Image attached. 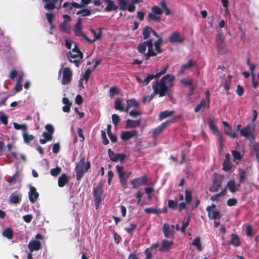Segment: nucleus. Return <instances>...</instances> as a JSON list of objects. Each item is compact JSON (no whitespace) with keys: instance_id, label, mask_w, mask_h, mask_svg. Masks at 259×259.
Listing matches in <instances>:
<instances>
[{"instance_id":"nucleus-1","label":"nucleus","mask_w":259,"mask_h":259,"mask_svg":"<svg viewBox=\"0 0 259 259\" xmlns=\"http://www.w3.org/2000/svg\"><path fill=\"white\" fill-rule=\"evenodd\" d=\"M143 34V37L145 39L152 35L157 37V39L154 42L151 39H150L140 44L138 47L139 52L144 54L146 59L148 60L150 57L155 56L161 52L160 47L162 42V39L159 37L154 30L148 26L144 28Z\"/></svg>"},{"instance_id":"nucleus-2","label":"nucleus","mask_w":259,"mask_h":259,"mask_svg":"<svg viewBox=\"0 0 259 259\" xmlns=\"http://www.w3.org/2000/svg\"><path fill=\"white\" fill-rule=\"evenodd\" d=\"M175 78L174 75L167 74L154 83L152 85L153 92L150 96L149 100L152 99L156 95H158L160 97L165 96L173 86Z\"/></svg>"},{"instance_id":"nucleus-3","label":"nucleus","mask_w":259,"mask_h":259,"mask_svg":"<svg viewBox=\"0 0 259 259\" xmlns=\"http://www.w3.org/2000/svg\"><path fill=\"white\" fill-rule=\"evenodd\" d=\"M90 167V163L85 161V158L82 157L77 164L76 166V177L78 180L82 177L84 173Z\"/></svg>"},{"instance_id":"nucleus-4","label":"nucleus","mask_w":259,"mask_h":259,"mask_svg":"<svg viewBox=\"0 0 259 259\" xmlns=\"http://www.w3.org/2000/svg\"><path fill=\"white\" fill-rule=\"evenodd\" d=\"M139 0H118V6L120 9L130 12H133L135 10V4L139 3Z\"/></svg>"},{"instance_id":"nucleus-5","label":"nucleus","mask_w":259,"mask_h":259,"mask_svg":"<svg viewBox=\"0 0 259 259\" xmlns=\"http://www.w3.org/2000/svg\"><path fill=\"white\" fill-rule=\"evenodd\" d=\"M59 76L62 75V84H68L71 80L73 73L69 67H63V66L59 71Z\"/></svg>"},{"instance_id":"nucleus-6","label":"nucleus","mask_w":259,"mask_h":259,"mask_svg":"<svg viewBox=\"0 0 259 259\" xmlns=\"http://www.w3.org/2000/svg\"><path fill=\"white\" fill-rule=\"evenodd\" d=\"M68 59L71 62H73L78 67L79 60L82 59V54L79 51L77 47L73 48L71 51L67 54Z\"/></svg>"},{"instance_id":"nucleus-7","label":"nucleus","mask_w":259,"mask_h":259,"mask_svg":"<svg viewBox=\"0 0 259 259\" xmlns=\"http://www.w3.org/2000/svg\"><path fill=\"white\" fill-rule=\"evenodd\" d=\"M45 129L47 132H44L42 134L44 139L40 140V142L42 144H45L47 141L52 140L53 134L55 131L53 125L51 124H47L45 126Z\"/></svg>"},{"instance_id":"nucleus-8","label":"nucleus","mask_w":259,"mask_h":259,"mask_svg":"<svg viewBox=\"0 0 259 259\" xmlns=\"http://www.w3.org/2000/svg\"><path fill=\"white\" fill-rule=\"evenodd\" d=\"M241 136L245 137L251 142L254 139V127H251L250 124H247L240 130Z\"/></svg>"},{"instance_id":"nucleus-9","label":"nucleus","mask_w":259,"mask_h":259,"mask_svg":"<svg viewBox=\"0 0 259 259\" xmlns=\"http://www.w3.org/2000/svg\"><path fill=\"white\" fill-rule=\"evenodd\" d=\"M162 14L161 6L160 7L154 6L151 8V12L148 14V18L152 20L159 22L160 17Z\"/></svg>"},{"instance_id":"nucleus-10","label":"nucleus","mask_w":259,"mask_h":259,"mask_svg":"<svg viewBox=\"0 0 259 259\" xmlns=\"http://www.w3.org/2000/svg\"><path fill=\"white\" fill-rule=\"evenodd\" d=\"M103 184L100 182L94 190V196L96 199L97 203L96 208H97L99 203L102 201V194L103 193Z\"/></svg>"},{"instance_id":"nucleus-11","label":"nucleus","mask_w":259,"mask_h":259,"mask_svg":"<svg viewBox=\"0 0 259 259\" xmlns=\"http://www.w3.org/2000/svg\"><path fill=\"white\" fill-rule=\"evenodd\" d=\"M206 210L208 212V217L210 219H216L220 218L221 217L220 212L217 210L216 206L214 204L208 206Z\"/></svg>"},{"instance_id":"nucleus-12","label":"nucleus","mask_w":259,"mask_h":259,"mask_svg":"<svg viewBox=\"0 0 259 259\" xmlns=\"http://www.w3.org/2000/svg\"><path fill=\"white\" fill-rule=\"evenodd\" d=\"M168 39L172 44L182 43L184 41V38L179 32L175 31L169 35Z\"/></svg>"},{"instance_id":"nucleus-13","label":"nucleus","mask_w":259,"mask_h":259,"mask_svg":"<svg viewBox=\"0 0 259 259\" xmlns=\"http://www.w3.org/2000/svg\"><path fill=\"white\" fill-rule=\"evenodd\" d=\"M91 32L94 35V39H90L87 36L83 35V37L89 42L92 43L95 42V41L99 39L102 34V29L101 28H98L97 30L91 29Z\"/></svg>"},{"instance_id":"nucleus-14","label":"nucleus","mask_w":259,"mask_h":259,"mask_svg":"<svg viewBox=\"0 0 259 259\" xmlns=\"http://www.w3.org/2000/svg\"><path fill=\"white\" fill-rule=\"evenodd\" d=\"M137 135L138 132L136 130L122 131L121 133V138L123 141H128L131 138L137 136Z\"/></svg>"},{"instance_id":"nucleus-15","label":"nucleus","mask_w":259,"mask_h":259,"mask_svg":"<svg viewBox=\"0 0 259 259\" xmlns=\"http://www.w3.org/2000/svg\"><path fill=\"white\" fill-rule=\"evenodd\" d=\"M147 183V178L146 177H142L133 180L131 181V184L134 188H138Z\"/></svg>"},{"instance_id":"nucleus-16","label":"nucleus","mask_w":259,"mask_h":259,"mask_svg":"<svg viewBox=\"0 0 259 259\" xmlns=\"http://www.w3.org/2000/svg\"><path fill=\"white\" fill-rule=\"evenodd\" d=\"M239 186L240 185L239 184H237L234 180L232 179L227 183L225 189H228L232 193H234L238 191Z\"/></svg>"},{"instance_id":"nucleus-17","label":"nucleus","mask_w":259,"mask_h":259,"mask_svg":"<svg viewBox=\"0 0 259 259\" xmlns=\"http://www.w3.org/2000/svg\"><path fill=\"white\" fill-rule=\"evenodd\" d=\"M30 190L28 193L29 199L31 202L34 203L38 197V193L36 192L35 188L29 186Z\"/></svg>"},{"instance_id":"nucleus-18","label":"nucleus","mask_w":259,"mask_h":259,"mask_svg":"<svg viewBox=\"0 0 259 259\" xmlns=\"http://www.w3.org/2000/svg\"><path fill=\"white\" fill-rule=\"evenodd\" d=\"M217 46L220 51H222L225 47V36L219 33L217 36Z\"/></svg>"},{"instance_id":"nucleus-19","label":"nucleus","mask_w":259,"mask_h":259,"mask_svg":"<svg viewBox=\"0 0 259 259\" xmlns=\"http://www.w3.org/2000/svg\"><path fill=\"white\" fill-rule=\"evenodd\" d=\"M108 152L110 159L113 161H117L118 160L122 161L124 158V155L114 153L110 149L108 150Z\"/></svg>"},{"instance_id":"nucleus-20","label":"nucleus","mask_w":259,"mask_h":259,"mask_svg":"<svg viewBox=\"0 0 259 259\" xmlns=\"http://www.w3.org/2000/svg\"><path fill=\"white\" fill-rule=\"evenodd\" d=\"M210 128L215 135H218L220 136V146L222 147L223 146V139L222 137V134L219 131L218 127L215 126L214 122L212 121H210L209 122Z\"/></svg>"},{"instance_id":"nucleus-21","label":"nucleus","mask_w":259,"mask_h":259,"mask_svg":"<svg viewBox=\"0 0 259 259\" xmlns=\"http://www.w3.org/2000/svg\"><path fill=\"white\" fill-rule=\"evenodd\" d=\"M232 168V164L231 162V156L229 153L226 154L225 159L223 163V170L228 171Z\"/></svg>"},{"instance_id":"nucleus-22","label":"nucleus","mask_w":259,"mask_h":259,"mask_svg":"<svg viewBox=\"0 0 259 259\" xmlns=\"http://www.w3.org/2000/svg\"><path fill=\"white\" fill-rule=\"evenodd\" d=\"M40 242L36 240H32L30 241L28 245V247L31 252L34 250H38L40 248Z\"/></svg>"},{"instance_id":"nucleus-23","label":"nucleus","mask_w":259,"mask_h":259,"mask_svg":"<svg viewBox=\"0 0 259 259\" xmlns=\"http://www.w3.org/2000/svg\"><path fill=\"white\" fill-rule=\"evenodd\" d=\"M103 2L106 4L105 9L106 11L110 12L117 9V6L112 0H103Z\"/></svg>"},{"instance_id":"nucleus-24","label":"nucleus","mask_w":259,"mask_h":259,"mask_svg":"<svg viewBox=\"0 0 259 259\" xmlns=\"http://www.w3.org/2000/svg\"><path fill=\"white\" fill-rule=\"evenodd\" d=\"M160 6L162 10V13L164 12L166 16H170L172 14V11L171 9L167 8L166 3L165 0L161 1Z\"/></svg>"},{"instance_id":"nucleus-25","label":"nucleus","mask_w":259,"mask_h":259,"mask_svg":"<svg viewBox=\"0 0 259 259\" xmlns=\"http://www.w3.org/2000/svg\"><path fill=\"white\" fill-rule=\"evenodd\" d=\"M114 107L117 110L127 112L126 107H124V105L120 99H117L115 100Z\"/></svg>"},{"instance_id":"nucleus-26","label":"nucleus","mask_w":259,"mask_h":259,"mask_svg":"<svg viewBox=\"0 0 259 259\" xmlns=\"http://www.w3.org/2000/svg\"><path fill=\"white\" fill-rule=\"evenodd\" d=\"M140 121L138 120H131L127 119L126 121V128H133L136 127L140 125Z\"/></svg>"},{"instance_id":"nucleus-27","label":"nucleus","mask_w":259,"mask_h":259,"mask_svg":"<svg viewBox=\"0 0 259 259\" xmlns=\"http://www.w3.org/2000/svg\"><path fill=\"white\" fill-rule=\"evenodd\" d=\"M139 106V103L134 99L127 100L126 101V110H128L131 108H136Z\"/></svg>"},{"instance_id":"nucleus-28","label":"nucleus","mask_w":259,"mask_h":259,"mask_svg":"<svg viewBox=\"0 0 259 259\" xmlns=\"http://www.w3.org/2000/svg\"><path fill=\"white\" fill-rule=\"evenodd\" d=\"M172 244V241L163 240L160 245V250L164 251H167Z\"/></svg>"},{"instance_id":"nucleus-29","label":"nucleus","mask_w":259,"mask_h":259,"mask_svg":"<svg viewBox=\"0 0 259 259\" xmlns=\"http://www.w3.org/2000/svg\"><path fill=\"white\" fill-rule=\"evenodd\" d=\"M174 122V120L166 121L162 123L159 126L156 128L154 132L155 134H159L161 132L163 128L166 127L167 125H169L170 123Z\"/></svg>"},{"instance_id":"nucleus-30","label":"nucleus","mask_w":259,"mask_h":259,"mask_svg":"<svg viewBox=\"0 0 259 259\" xmlns=\"http://www.w3.org/2000/svg\"><path fill=\"white\" fill-rule=\"evenodd\" d=\"M163 230L164 235L166 237H171L174 233L173 230H170L169 225L166 224H164L163 226Z\"/></svg>"},{"instance_id":"nucleus-31","label":"nucleus","mask_w":259,"mask_h":259,"mask_svg":"<svg viewBox=\"0 0 259 259\" xmlns=\"http://www.w3.org/2000/svg\"><path fill=\"white\" fill-rule=\"evenodd\" d=\"M46 4L45 5V8L47 10L53 9L55 7V4L57 0H43Z\"/></svg>"},{"instance_id":"nucleus-32","label":"nucleus","mask_w":259,"mask_h":259,"mask_svg":"<svg viewBox=\"0 0 259 259\" xmlns=\"http://www.w3.org/2000/svg\"><path fill=\"white\" fill-rule=\"evenodd\" d=\"M232 153L233 157V161L236 163H238L241 160L242 156L240 152L235 150H233L232 151Z\"/></svg>"},{"instance_id":"nucleus-33","label":"nucleus","mask_w":259,"mask_h":259,"mask_svg":"<svg viewBox=\"0 0 259 259\" xmlns=\"http://www.w3.org/2000/svg\"><path fill=\"white\" fill-rule=\"evenodd\" d=\"M224 132L226 135L230 136L231 137H232L233 138H235L237 137V133L232 131L230 125H229L226 127H225Z\"/></svg>"},{"instance_id":"nucleus-34","label":"nucleus","mask_w":259,"mask_h":259,"mask_svg":"<svg viewBox=\"0 0 259 259\" xmlns=\"http://www.w3.org/2000/svg\"><path fill=\"white\" fill-rule=\"evenodd\" d=\"M21 198L20 194L13 193L10 196V200L11 202L13 203H17Z\"/></svg>"},{"instance_id":"nucleus-35","label":"nucleus","mask_w":259,"mask_h":259,"mask_svg":"<svg viewBox=\"0 0 259 259\" xmlns=\"http://www.w3.org/2000/svg\"><path fill=\"white\" fill-rule=\"evenodd\" d=\"M230 243L234 246H238L240 245L238 236L235 234H231Z\"/></svg>"},{"instance_id":"nucleus-36","label":"nucleus","mask_w":259,"mask_h":259,"mask_svg":"<svg viewBox=\"0 0 259 259\" xmlns=\"http://www.w3.org/2000/svg\"><path fill=\"white\" fill-rule=\"evenodd\" d=\"M14 127L17 130H22L23 133L27 130V126L25 124H18L16 122L13 123Z\"/></svg>"},{"instance_id":"nucleus-37","label":"nucleus","mask_w":259,"mask_h":259,"mask_svg":"<svg viewBox=\"0 0 259 259\" xmlns=\"http://www.w3.org/2000/svg\"><path fill=\"white\" fill-rule=\"evenodd\" d=\"M68 182L67 176L63 174L58 179V185L60 187H63Z\"/></svg>"},{"instance_id":"nucleus-38","label":"nucleus","mask_w":259,"mask_h":259,"mask_svg":"<svg viewBox=\"0 0 259 259\" xmlns=\"http://www.w3.org/2000/svg\"><path fill=\"white\" fill-rule=\"evenodd\" d=\"M192 244L195 246L198 251H201L202 249L201 239L199 237H196L194 241L192 242Z\"/></svg>"},{"instance_id":"nucleus-39","label":"nucleus","mask_w":259,"mask_h":259,"mask_svg":"<svg viewBox=\"0 0 259 259\" xmlns=\"http://www.w3.org/2000/svg\"><path fill=\"white\" fill-rule=\"evenodd\" d=\"M174 113L173 111H164L161 112L159 114V118L160 120L171 116Z\"/></svg>"},{"instance_id":"nucleus-40","label":"nucleus","mask_w":259,"mask_h":259,"mask_svg":"<svg viewBox=\"0 0 259 259\" xmlns=\"http://www.w3.org/2000/svg\"><path fill=\"white\" fill-rule=\"evenodd\" d=\"M23 137L24 142L26 143H28L29 142L32 141L34 139L33 136L32 135H29L27 131L23 133Z\"/></svg>"},{"instance_id":"nucleus-41","label":"nucleus","mask_w":259,"mask_h":259,"mask_svg":"<svg viewBox=\"0 0 259 259\" xmlns=\"http://www.w3.org/2000/svg\"><path fill=\"white\" fill-rule=\"evenodd\" d=\"M93 70H91L89 68H88L86 71L84 73V74L83 75V78L82 79H81L80 80H79V85L82 86V81H83V79H85V82H87L88 80V78L89 77V76L90 75V74L91 73V72H92Z\"/></svg>"},{"instance_id":"nucleus-42","label":"nucleus","mask_w":259,"mask_h":259,"mask_svg":"<svg viewBox=\"0 0 259 259\" xmlns=\"http://www.w3.org/2000/svg\"><path fill=\"white\" fill-rule=\"evenodd\" d=\"M65 41L66 47L71 51L73 48L77 47L76 44L70 39H66Z\"/></svg>"},{"instance_id":"nucleus-43","label":"nucleus","mask_w":259,"mask_h":259,"mask_svg":"<svg viewBox=\"0 0 259 259\" xmlns=\"http://www.w3.org/2000/svg\"><path fill=\"white\" fill-rule=\"evenodd\" d=\"M206 101L204 100H202L201 103L195 108V111L198 112L200 110L204 109L206 106Z\"/></svg>"},{"instance_id":"nucleus-44","label":"nucleus","mask_w":259,"mask_h":259,"mask_svg":"<svg viewBox=\"0 0 259 259\" xmlns=\"http://www.w3.org/2000/svg\"><path fill=\"white\" fill-rule=\"evenodd\" d=\"M3 234L5 237H6L9 239H11L13 236L12 231L10 228H7L4 231Z\"/></svg>"},{"instance_id":"nucleus-45","label":"nucleus","mask_w":259,"mask_h":259,"mask_svg":"<svg viewBox=\"0 0 259 259\" xmlns=\"http://www.w3.org/2000/svg\"><path fill=\"white\" fill-rule=\"evenodd\" d=\"M47 19L48 21L49 22V24H50V26L51 28H54V26L53 24V20L54 19V15L52 13H48L46 14Z\"/></svg>"},{"instance_id":"nucleus-46","label":"nucleus","mask_w":259,"mask_h":259,"mask_svg":"<svg viewBox=\"0 0 259 259\" xmlns=\"http://www.w3.org/2000/svg\"><path fill=\"white\" fill-rule=\"evenodd\" d=\"M116 168L117 169V171L118 172L119 178L124 177L125 174L123 170V168L122 166L117 165L116 166Z\"/></svg>"},{"instance_id":"nucleus-47","label":"nucleus","mask_w":259,"mask_h":259,"mask_svg":"<svg viewBox=\"0 0 259 259\" xmlns=\"http://www.w3.org/2000/svg\"><path fill=\"white\" fill-rule=\"evenodd\" d=\"M81 22L80 20H78L77 23L76 24L75 28L74 29V31L75 34L77 35H79L81 34Z\"/></svg>"},{"instance_id":"nucleus-48","label":"nucleus","mask_w":259,"mask_h":259,"mask_svg":"<svg viewBox=\"0 0 259 259\" xmlns=\"http://www.w3.org/2000/svg\"><path fill=\"white\" fill-rule=\"evenodd\" d=\"M190 221V218H187L185 219V220L183 222L182 226L181 229V231L182 233H184L185 231V229L189 225Z\"/></svg>"},{"instance_id":"nucleus-49","label":"nucleus","mask_w":259,"mask_h":259,"mask_svg":"<svg viewBox=\"0 0 259 259\" xmlns=\"http://www.w3.org/2000/svg\"><path fill=\"white\" fill-rule=\"evenodd\" d=\"M144 211L147 213H156L158 214L159 210H157L156 208H146L144 209Z\"/></svg>"},{"instance_id":"nucleus-50","label":"nucleus","mask_w":259,"mask_h":259,"mask_svg":"<svg viewBox=\"0 0 259 259\" xmlns=\"http://www.w3.org/2000/svg\"><path fill=\"white\" fill-rule=\"evenodd\" d=\"M237 203V200L234 198H230L227 201V204L229 206H235Z\"/></svg>"},{"instance_id":"nucleus-51","label":"nucleus","mask_w":259,"mask_h":259,"mask_svg":"<svg viewBox=\"0 0 259 259\" xmlns=\"http://www.w3.org/2000/svg\"><path fill=\"white\" fill-rule=\"evenodd\" d=\"M246 234L248 236L252 237L253 235V229L250 225H247L246 227Z\"/></svg>"},{"instance_id":"nucleus-52","label":"nucleus","mask_w":259,"mask_h":259,"mask_svg":"<svg viewBox=\"0 0 259 259\" xmlns=\"http://www.w3.org/2000/svg\"><path fill=\"white\" fill-rule=\"evenodd\" d=\"M112 120L114 125H117L118 123L120 121V119L118 115L114 114L112 115Z\"/></svg>"},{"instance_id":"nucleus-53","label":"nucleus","mask_w":259,"mask_h":259,"mask_svg":"<svg viewBox=\"0 0 259 259\" xmlns=\"http://www.w3.org/2000/svg\"><path fill=\"white\" fill-rule=\"evenodd\" d=\"M77 14H81L82 16H85L90 15L91 14V12L89 10L83 9L77 12Z\"/></svg>"},{"instance_id":"nucleus-54","label":"nucleus","mask_w":259,"mask_h":259,"mask_svg":"<svg viewBox=\"0 0 259 259\" xmlns=\"http://www.w3.org/2000/svg\"><path fill=\"white\" fill-rule=\"evenodd\" d=\"M181 82L186 85L192 87V80L190 78H184L181 80Z\"/></svg>"},{"instance_id":"nucleus-55","label":"nucleus","mask_w":259,"mask_h":259,"mask_svg":"<svg viewBox=\"0 0 259 259\" xmlns=\"http://www.w3.org/2000/svg\"><path fill=\"white\" fill-rule=\"evenodd\" d=\"M239 175L240 178V182H244L245 180L246 172L244 170H240Z\"/></svg>"},{"instance_id":"nucleus-56","label":"nucleus","mask_w":259,"mask_h":259,"mask_svg":"<svg viewBox=\"0 0 259 259\" xmlns=\"http://www.w3.org/2000/svg\"><path fill=\"white\" fill-rule=\"evenodd\" d=\"M60 27L63 31L66 32H69L71 30L70 28L65 23H62Z\"/></svg>"},{"instance_id":"nucleus-57","label":"nucleus","mask_w":259,"mask_h":259,"mask_svg":"<svg viewBox=\"0 0 259 259\" xmlns=\"http://www.w3.org/2000/svg\"><path fill=\"white\" fill-rule=\"evenodd\" d=\"M61 171L60 168L57 167L55 168H53L51 170L50 172L52 176H57Z\"/></svg>"},{"instance_id":"nucleus-58","label":"nucleus","mask_w":259,"mask_h":259,"mask_svg":"<svg viewBox=\"0 0 259 259\" xmlns=\"http://www.w3.org/2000/svg\"><path fill=\"white\" fill-rule=\"evenodd\" d=\"M226 192V190H224L223 191H222L220 193L215 194L210 197V200H211L213 201H214L217 200L219 197H221V196L223 195Z\"/></svg>"},{"instance_id":"nucleus-59","label":"nucleus","mask_w":259,"mask_h":259,"mask_svg":"<svg viewBox=\"0 0 259 259\" xmlns=\"http://www.w3.org/2000/svg\"><path fill=\"white\" fill-rule=\"evenodd\" d=\"M155 76H154V74H150V75H149L145 79H144V80L143 81V83L145 85H146L150 81L153 79L154 78H155Z\"/></svg>"},{"instance_id":"nucleus-60","label":"nucleus","mask_w":259,"mask_h":259,"mask_svg":"<svg viewBox=\"0 0 259 259\" xmlns=\"http://www.w3.org/2000/svg\"><path fill=\"white\" fill-rule=\"evenodd\" d=\"M168 206L170 208L176 209L177 207V203L173 200H169L168 202Z\"/></svg>"},{"instance_id":"nucleus-61","label":"nucleus","mask_w":259,"mask_h":259,"mask_svg":"<svg viewBox=\"0 0 259 259\" xmlns=\"http://www.w3.org/2000/svg\"><path fill=\"white\" fill-rule=\"evenodd\" d=\"M0 119L5 125L8 123V117L6 115L1 113L0 114Z\"/></svg>"},{"instance_id":"nucleus-62","label":"nucleus","mask_w":259,"mask_h":259,"mask_svg":"<svg viewBox=\"0 0 259 259\" xmlns=\"http://www.w3.org/2000/svg\"><path fill=\"white\" fill-rule=\"evenodd\" d=\"M191 200V194L189 191H186L185 192V201L186 202L188 203Z\"/></svg>"},{"instance_id":"nucleus-63","label":"nucleus","mask_w":259,"mask_h":259,"mask_svg":"<svg viewBox=\"0 0 259 259\" xmlns=\"http://www.w3.org/2000/svg\"><path fill=\"white\" fill-rule=\"evenodd\" d=\"M101 135L103 140V143L104 145H107L109 143V141L106 137V133L104 131H101Z\"/></svg>"},{"instance_id":"nucleus-64","label":"nucleus","mask_w":259,"mask_h":259,"mask_svg":"<svg viewBox=\"0 0 259 259\" xmlns=\"http://www.w3.org/2000/svg\"><path fill=\"white\" fill-rule=\"evenodd\" d=\"M136 226H137L136 224L132 223L130 224V227H125L124 228V229L126 232H127L128 233H130L136 228Z\"/></svg>"}]
</instances>
